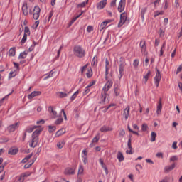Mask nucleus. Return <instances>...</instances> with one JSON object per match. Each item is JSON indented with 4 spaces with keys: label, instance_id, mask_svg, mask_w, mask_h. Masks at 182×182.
Segmentation results:
<instances>
[{
    "label": "nucleus",
    "instance_id": "obj_1",
    "mask_svg": "<svg viewBox=\"0 0 182 182\" xmlns=\"http://www.w3.org/2000/svg\"><path fill=\"white\" fill-rule=\"evenodd\" d=\"M73 53L77 58H85V49L80 46H75L74 47Z\"/></svg>",
    "mask_w": 182,
    "mask_h": 182
},
{
    "label": "nucleus",
    "instance_id": "obj_2",
    "mask_svg": "<svg viewBox=\"0 0 182 182\" xmlns=\"http://www.w3.org/2000/svg\"><path fill=\"white\" fill-rule=\"evenodd\" d=\"M120 60H121V63H119V74H118L119 79H122V77H123V75H124V59L121 58Z\"/></svg>",
    "mask_w": 182,
    "mask_h": 182
},
{
    "label": "nucleus",
    "instance_id": "obj_3",
    "mask_svg": "<svg viewBox=\"0 0 182 182\" xmlns=\"http://www.w3.org/2000/svg\"><path fill=\"white\" fill-rule=\"evenodd\" d=\"M107 82L105 83V86L103 87L102 91L105 92V93H107L109 90L112 88V86H113V81L109 80V77H107Z\"/></svg>",
    "mask_w": 182,
    "mask_h": 182
},
{
    "label": "nucleus",
    "instance_id": "obj_4",
    "mask_svg": "<svg viewBox=\"0 0 182 182\" xmlns=\"http://www.w3.org/2000/svg\"><path fill=\"white\" fill-rule=\"evenodd\" d=\"M127 21V13L124 12V13L121 14L120 21L118 23V28H122V26L124 25V23H126Z\"/></svg>",
    "mask_w": 182,
    "mask_h": 182
},
{
    "label": "nucleus",
    "instance_id": "obj_5",
    "mask_svg": "<svg viewBox=\"0 0 182 182\" xmlns=\"http://www.w3.org/2000/svg\"><path fill=\"white\" fill-rule=\"evenodd\" d=\"M39 16H41V8H39L38 6H36L33 11V19L38 21V19H39Z\"/></svg>",
    "mask_w": 182,
    "mask_h": 182
},
{
    "label": "nucleus",
    "instance_id": "obj_6",
    "mask_svg": "<svg viewBox=\"0 0 182 182\" xmlns=\"http://www.w3.org/2000/svg\"><path fill=\"white\" fill-rule=\"evenodd\" d=\"M161 80V75L160 74V70H156V75L154 77V83L156 86V87H159L160 85V81Z\"/></svg>",
    "mask_w": 182,
    "mask_h": 182
},
{
    "label": "nucleus",
    "instance_id": "obj_7",
    "mask_svg": "<svg viewBox=\"0 0 182 182\" xmlns=\"http://www.w3.org/2000/svg\"><path fill=\"white\" fill-rule=\"evenodd\" d=\"M38 143H39V138L36 136H32V140L29 142L30 147L35 149L36 146H38Z\"/></svg>",
    "mask_w": 182,
    "mask_h": 182
},
{
    "label": "nucleus",
    "instance_id": "obj_8",
    "mask_svg": "<svg viewBox=\"0 0 182 182\" xmlns=\"http://www.w3.org/2000/svg\"><path fill=\"white\" fill-rule=\"evenodd\" d=\"M106 5H107V0H102L97 4V9H98V11H100L105 9Z\"/></svg>",
    "mask_w": 182,
    "mask_h": 182
},
{
    "label": "nucleus",
    "instance_id": "obj_9",
    "mask_svg": "<svg viewBox=\"0 0 182 182\" xmlns=\"http://www.w3.org/2000/svg\"><path fill=\"white\" fill-rule=\"evenodd\" d=\"M101 102L102 103H109V95H107V92L102 91Z\"/></svg>",
    "mask_w": 182,
    "mask_h": 182
},
{
    "label": "nucleus",
    "instance_id": "obj_10",
    "mask_svg": "<svg viewBox=\"0 0 182 182\" xmlns=\"http://www.w3.org/2000/svg\"><path fill=\"white\" fill-rule=\"evenodd\" d=\"M18 127H19V122H16L15 124L9 125L7 127V130L9 133H12V132H15L16 129H18Z\"/></svg>",
    "mask_w": 182,
    "mask_h": 182
},
{
    "label": "nucleus",
    "instance_id": "obj_11",
    "mask_svg": "<svg viewBox=\"0 0 182 182\" xmlns=\"http://www.w3.org/2000/svg\"><path fill=\"white\" fill-rule=\"evenodd\" d=\"M113 90L115 96H120V92H122V90H120V84H114Z\"/></svg>",
    "mask_w": 182,
    "mask_h": 182
},
{
    "label": "nucleus",
    "instance_id": "obj_12",
    "mask_svg": "<svg viewBox=\"0 0 182 182\" xmlns=\"http://www.w3.org/2000/svg\"><path fill=\"white\" fill-rule=\"evenodd\" d=\"M126 8V0H120L118 5V12H123Z\"/></svg>",
    "mask_w": 182,
    "mask_h": 182
},
{
    "label": "nucleus",
    "instance_id": "obj_13",
    "mask_svg": "<svg viewBox=\"0 0 182 182\" xmlns=\"http://www.w3.org/2000/svg\"><path fill=\"white\" fill-rule=\"evenodd\" d=\"M162 109H163V104L161 103V98H160L157 105V109H156L157 116H159L161 114Z\"/></svg>",
    "mask_w": 182,
    "mask_h": 182
},
{
    "label": "nucleus",
    "instance_id": "obj_14",
    "mask_svg": "<svg viewBox=\"0 0 182 182\" xmlns=\"http://www.w3.org/2000/svg\"><path fill=\"white\" fill-rule=\"evenodd\" d=\"M130 114V107L127 106L124 109L122 114L123 117H124L125 120L129 119V114Z\"/></svg>",
    "mask_w": 182,
    "mask_h": 182
},
{
    "label": "nucleus",
    "instance_id": "obj_15",
    "mask_svg": "<svg viewBox=\"0 0 182 182\" xmlns=\"http://www.w3.org/2000/svg\"><path fill=\"white\" fill-rule=\"evenodd\" d=\"M41 91H33L28 95V99L31 100V99H33V97H36V96H41Z\"/></svg>",
    "mask_w": 182,
    "mask_h": 182
},
{
    "label": "nucleus",
    "instance_id": "obj_16",
    "mask_svg": "<svg viewBox=\"0 0 182 182\" xmlns=\"http://www.w3.org/2000/svg\"><path fill=\"white\" fill-rule=\"evenodd\" d=\"M109 60L107 58L105 59V80H107V75H109Z\"/></svg>",
    "mask_w": 182,
    "mask_h": 182
},
{
    "label": "nucleus",
    "instance_id": "obj_17",
    "mask_svg": "<svg viewBox=\"0 0 182 182\" xmlns=\"http://www.w3.org/2000/svg\"><path fill=\"white\" fill-rule=\"evenodd\" d=\"M64 174H65L66 176H72L75 174V169L72 168H67L64 171Z\"/></svg>",
    "mask_w": 182,
    "mask_h": 182
},
{
    "label": "nucleus",
    "instance_id": "obj_18",
    "mask_svg": "<svg viewBox=\"0 0 182 182\" xmlns=\"http://www.w3.org/2000/svg\"><path fill=\"white\" fill-rule=\"evenodd\" d=\"M139 46L141 48V52L142 53H146V41L144 40H141L140 42Z\"/></svg>",
    "mask_w": 182,
    "mask_h": 182
},
{
    "label": "nucleus",
    "instance_id": "obj_19",
    "mask_svg": "<svg viewBox=\"0 0 182 182\" xmlns=\"http://www.w3.org/2000/svg\"><path fill=\"white\" fill-rule=\"evenodd\" d=\"M176 168V164H173L171 166H167L164 168V171L165 173H170V171H171V170H174V168Z\"/></svg>",
    "mask_w": 182,
    "mask_h": 182
},
{
    "label": "nucleus",
    "instance_id": "obj_20",
    "mask_svg": "<svg viewBox=\"0 0 182 182\" xmlns=\"http://www.w3.org/2000/svg\"><path fill=\"white\" fill-rule=\"evenodd\" d=\"M48 112L49 113L53 114V119H56V117H58V112L53 109L52 106L48 107Z\"/></svg>",
    "mask_w": 182,
    "mask_h": 182
},
{
    "label": "nucleus",
    "instance_id": "obj_21",
    "mask_svg": "<svg viewBox=\"0 0 182 182\" xmlns=\"http://www.w3.org/2000/svg\"><path fill=\"white\" fill-rule=\"evenodd\" d=\"M22 12L23 14V15H25V16H26L28 14V4L24 3L22 6Z\"/></svg>",
    "mask_w": 182,
    "mask_h": 182
},
{
    "label": "nucleus",
    "instance_id": "obj_22",
    "mask_svg": "<svg viewBox=\"0 0 182 182\" xmlns=\"http://www.w3.org/2000/svg\"><path fill=\"white\" fill-rule=\"evenodd\" d=\"M100 132H102V133H105L106 132H112V130H113V128H110L107 126H103L100 128Z\"/></svg>",
    "mask_w": 182,
    "mask_h": 182
},
{
    "label": "nucleus",
    "instance_id": "obj_23",
    "mask_svg": "<svg viewBox=\"0 0 182 182\" xmlns=\"http://www.w3.org/2000/svg\"><path fill=\"white\" fill-rule=\"evenodd\" d=\"M117 159L119 160V163L124 161V156H123V153L121 151L117 152Z\"/></svg>",
    "mask_w": 182,
    "mask_h": 182
},
{
    "label": "nucleus",
    "instance_id": "obj_24",
    "mask_svg": "<svg viewBox=\"0 0 182 182\" xmlns=\"http://www.w3.org/2000/svg\"><path fill=\"white\" fill-rule=\"evenodd\" d=\"M18 150L16 148H11L9 149L8 154H11V156H15L18 153Z\"/></svg>",
    "mask_w": 182,
    "mask_h": 182
},
{
    "label": "nucleus",
    "instance_id": "obj_25",
    "mask_svg": "<svg viewBox=\"0 0 182 182\" xmlns=\"http://www.w3.org/2000/svg\"><path fill=\"white\" fill-rule=\"evenodd\" d=\"M65 133H66V130H65V129H60L56 132L55 136L56 137H59V136H62V134H65Z\"/></svg>",
    "mask_w": 182,
    "mask_h": 182
},
{
    "label": "nucleus",
    "instance_id": "obj_26",
    "mask_svg": "<svg viewBox=\"0 0 182 182\" xmlns=\"http://www.w3.org/2000/svg\"><path fill=\"white\" fill-rule=\"evenodd\" d=\"M151 75V71L148 70L147 73L144 75V83H147V80L150 78V75Z\"/></svg>",
    "mask_w": 182,
    "mask_h": 182
},
{
    "label": "nucleus",
    "instance_id": "obj_27",
    "mask_svg": "<svg viewBox=\"0 0 182 182\" xmlns=\"http://www.w3.org/2000/svg\"><path fill=\"white\" fill-rule=\"evenodd\" d=\"M42 132V129H36L34 131L32 134V137H38L39 134H41V132Z\"/></svg>",
    "mask_w": 182,
    "mask_h": 182
},
{
    "label": "nucleus",
    "instance_id": "obj_28",
    "mask_svg": "<svg viewBox=\"0 0 182 182\" xmlns=\"http://www.w3.org/2000/svg\"><path fill=\"white\" fill-rule=\"evenodd\" d=\"M63 146H65V141H63V140L59 141L57 143L58 149H63Z\"/></svg>",
    "mask_w": 182,
    "mask_h": 182
},
{
    "label": "nucleus",
    "instance_id": "obj_29",
    "mask_svg": "<svg viewBox=\"0 0 182 182\" xmlns=\"http://www.w3.org/2000/svg\"><path fill=\"white\" fill-rule=\"evenodd\" d=\"M38 127H39V126L34 125V126L30 127H28V128L26 129V132H27L28 133H32V132H33V130H34L35 129H38Z\"/></svg>",
    "mask_w": 182,
    "mask_h": 182
},
{
    "label": "nucleus",
    "instance_id": "obj_30",
    "mask_svg": "<svg viewBox=\"0 0 182 182\" xmlns=\"http://www.w3.org/2000/svg\"><path fill=\"white\" fill-rule=\"evenodd\" d=\"M33 156V154H30L28 155H27L22 161V163H27L28 160H29L30 159H31V157Z\"/></svg>",
    "mask_w": 182,
    "mask_h": 182
},
{
    "label": "nucleus",
    "instance_id": "obj_31",
    "mask_svg": "<svg viewBox=\"0 0 182 182\" xmlns=\"http://www.w3.org/2000/svg\"><path fill=\"white\" fill-rule=\"evenodd\" d=\"M92 66H96L97 65V55H95L91 62Z\"/></svg>",
    "mask_w": 182,
    "mask_h": 182
},
{
    "label": "nucleus",
    "instance_id": "obj_32",
    "mask_svg": "<svg viewBox=\"0 0 182 182\" xmlns=\"http://www.w3.org/2000/svg\"><path fill=\"white\" fill-rule=\"evenodd\" d=\"M157 137V133L152 132L151 133V141H156V138Z\"/></svg>",
    "mask_w": 182,
    "mask_h": 182
},
{
    "label": "nucleus",
    "instance_id": "obj_33",
    "mask_svg": "<svg viewBox=\"0 0 182 182\" xmlns=\"http://www.w3.org/2000/svg\"><path fill=\"white\" fill-rule=\"evenodd\" d=\"M26 56H28V53L23 51L20 53L18 59H26Z\"/></svg>",
    "mask_w": 182,
    "mask_h": 182
},
{
    "label": "nucleus",
    "instance_id": "obj_34",
    "mask_svg": "<svg viewBox=\"0 0 182 182\" xmlns=\"http://www.w3.org/2000/svg\"><path fill=\"white\" fill-rule=\"evenodd\" d=\"M100 139V134H97L96 136L92 139V143H97Z\"/></svg>",
    "mask_w": 182,
    "mask_h": 182
},
{
    "label": "nucleus",
    "instance_id": "obj_35",
    "mask_svg": "<svg viewBox=\"0 0 182 182\" xmlns=\"http://www.w3.org/2000/svg\"><path fill=\"white\" fill-rule=\"evenodd\" d=\"M58 96L63 99V97H68V93L63 92H58Z\"/></svg>",
    "mask_w": 182,
    "mask_h": 182
},
{
    "label": "nucleus",
    "instance_id": "obj_36",
    "mask_svg": "<svg viewBox=\"0 0 182 182\" xmlns=\"http://www.w3.org/2000/svg\"><path fill=\"white\" fill-rule=\"evenodd\" d=\"M106 26H107V24L106 23H105V21L101 23V24L99 27V29H100V32H102V31H103L104 28H106Z\"/></svg>",
    "mask_w": 182,
    "mask_h": 182
},
{
    "label": "nucleus",
    "instance_id": "obj_37",
    "mask_svg": "<svg viewBox=\"0 0 182 182\" xmlns=\"http://www.w3.org/2000/svg\"><path fill=\"white\" fill-rule=\"evenodd\" d=\"M146 12H147V8H143L141 10V17L142 18V19H144V14H146Z\"/></svg>",
    "mask_w": 182,
    "mask_h": 182
},
{
    "label": "nucleus",
    "instance_id": "obj_38",
    "mask_svg": "<svg viewBox=\"0 0 182 182\" xmlns=\"http://www.w3.org/2000/svg\"><path fill=\"white\" fill-rule=\"evenodd\" d=\"M15 55V48H11L9 50V56H14Z\"/></svg>",
    "mask_w": 182,
    "mask_h": 182
},
{
    "label": "nucleus",
    "instance_id": "obj_39",
    "mask_svg": "<svg viewBox=\"0 0 182 182\" xmlns=\"http://www.w3.org/2000/svg\"><path fill=\"white\" fill-rule=\"evenodd\" d=\"M88 3H89V0H86V1H83L81 4H79L78 6L80 8H84V6H86V5H87Z\"/></svg>",
    "mask_w": 182,
    "mask_h": 182
},
{
    "label": "nucleus",
    "instance_id": "obj_40",
    "mask_svg": "<svg viewBox=\"0 0 182 182\" xmlns=\"http://www.w3.org/2000/svg\"><path fill=\"white\" fill-rule=\"evenodd\" d=\"M24 35L27 36L31 35V31L29 30L28 27H25L24 28Z\"/></svg>",
    "mask_w": 182,
    "mask_h": 182
},
{
    "label": "nucleus",
    "instance_id": "obj_41",
    "mask_svg": "<svg viewBox=\"0 0 182 182\" xmlns=\"http://www.w3.org/2000/svg\"><path fill=\"white\" fill-rule=\"evenodd\" d=\"M83 171H84L83 166L80 165L79 168H78V175L79 174H83Z\"/></svg>",
    "mask_w": 182,
    "mask_h": 182
},
{
    "label": "nucleus",
    "instance_id": "obj_42",
    "mask_svg": "<svg viewBox=\"0 0 182 182\" xmlns=\"http://www.w3.org/2000/svg\"><path fill=\"white\" fill-rule=\"evenodd\" d=\"M133 66H134V69H137V68L139 67V60H134Z\"/></svg>",
    "mask_w": 182,
    "mask_h": 182
},
{
    "label": "nucleus",
    "instance_id": "obj_43",
    "mask_svg": "<svg viewBox=\"0 0 182 182\" xmlns=\"http://www.w3.org/2000/svg\"><path fill=\"white\" fill-rule=\"evenodd\" d=\"M18 182H23L25 181V178L21 174L20 176H17Z\"/></svg>",
    "mask_w": 182,
    "mask_h": 182
},
{
    "label": "nucleus",
    "instance_id": "obj_44",
    "mask_svg": "<svg viewBox=\"0 0 182 182\" xmlns=\"http://www.w3.org/2000/svg\"><path fill=\"white\" fill-rule=\"evenodd\" d=\"M126 134V132H124V129H120L119 130V137H124V135Z\"/></svg>",
    "mask_w": 182,
    "mask_h": 182
},
{
    "label": "nucleus",
    "instance_id": "obj_45",
    "mask_svg": "<svg viewBox=\"0 0 182 182\" xmlns=\"http://www.w3.org/2000/svg\"><path fill=\"white\" fill-rule=\"evenodd\" d=\"M26 39H28V36L23 35V38L21 41V45H23V43H25V42H26Z\"/></svg>",
    "mask_w": 182,
    "mask_h": 182
},
{
    "label": "nucleus",
    "instance_id": "obj_46",
    "mask_svg": "<svg viewBox=\"0 0 182 182\" xmlns=\"http://www.w3.org/2000/svg\"><path fill=\"white\" fill-rule=\"evenodd\" d=\"M49 132L50 133H53V132H55L56 130V127L55 126H48Z\"/></svg>",
    "mask_w": 182,
    "mask_h": 182
},
{
    "label": "nucleus",
    "instance_id": "obj_47",
    "mask_svg": "<svg viewBox=\"0 0 182 182\" xmlns=\"http://www.w3.org/2000/svg\"><path fill=\"white\" fill-rule=\"evenodd\" d=\"M147 129H149V126H147V124H143L141 127L142 132H146Z\"/></svg>",
    "mask_w": 182,
    "mask_h": 182
},
{
    "label": "nucleus",
    "instance_id": "obj_48",
    "mask_svg": "<svg viewBox=\"0 0 182 182\" xmlns=\"http://www.w3.org/2000/svg\"><path fill=\"white\" fill-rule=\"evenodd\" d=\"M16 76V73L14 72V71H11L9 73V79L12 78V77H15Z\"/></svg>",
    "mask_w": 182,
    "mask_h": 182
},
{
    "label": "nucleus",
    "instance_id": "obj_49",
    "mask_svg": "<svg viewBox=\"0 0 182 182\" xmlns=\"http://www.w3.org/2000/svg\"><path fill=\"white\" fill-rule=\"evenodd\" d=\"M127 146H128V149H129V150H132V138H129L128 139Z\"/></svg>",
    "mask_w": 182,
    "mask_h": 182
},
{
    "label": "nucleus",
    "instance_id": "obj_50",
    "mask_svg": "<svg viewBox=\"0 0 182 182\" xmlns=\"http://www.w3.org/2000/svg\"><path fill=\"white\" fill-rule=\"evenodd\" d=\"M93 75V73L92 72V70H88L87 73H86V75L87 77H92Z\"/></svg>",
    "mask_w": 182,
    "mask_h": 182
},
{
    "label": "nucleus",
    "instance_id": "obj_51",
    "mask_svg": "<svg viewBox=\"0 0 182 182\" xmlns=\"http://www.w3.org/2000/svg\"><path fill=\"white\" fill-rule=\"evenodd\" d=\"M77 95H79V91H76L73 96L71 97V100H75V99H76V96H77Z\"/></svg>",
    "mask_w": 182,
    "mask_h": 182
},
{
    "label": "nucleus",
    "instance_id": "obj_52",
    "mask_svg": "<svg viewBox=\"0 0 182 182\" xmlns=\"http://www.w3.org/2000/svg\"><path fill=\"white\" fill-rule=\"evenodd\" d=\"M164 14V11H156L155 14H154V18H156V16H159V15H163Z\"/></svg>",
    "mask_w": 182,
    "mask_h": 182
},
{
    "label": "nucleus",
    "instance_id": "obj_53",
    "mask_svg": "<svg viewBox=\"0 0 182 182\" xmlns=\"http://www.w3.org/2000/svg\"><path fill=\"white\" fill-rule=\"evenodd\" d=\"M99 162L101 164L102 168H105V167H106V164H105V163L103 162V159H100Z\"/></svg>",
    "mask_w": 182,
    "mask_h": 182
},
{
    "label": "nucleus",
    "instance_id": "obj_54",
    "mask_svg": "<svg viewBox=\"0 0 182 182\" xmlns=\"http://www.w3.org/2000/svg\"><path fill=\"white\" fill-rule=\"evenodd\" d=\"M62 122H63V118H60V119H58L55 123V124H60V123H62Z\"/></svg>",
    "mask_w": 182,
    "mask_h": 182
},
{
    "label": "nucleus",
    "instance_id": "obj_55",
    "mask_svg": "<svg viewBox=\"0 0 182 182\" xmlns=\"http://www.w3.org/2000/svg\"><path fill=\"white\" fill-rule=\"evenodd\" d=\"M159 36L161 38H163V36H164V31H163V29H160V30H159Z\"/></svg>",
    "mask_w": 182,
    "mask_h": 182
},
{
    "label": "nucleus",
    "instance_id": "obj_56",
    "mask_svg": "<svg viewBox=\"0 0 182 182\" xmlns=\"http://www.w3.org/2000/svg\"><path fill=\"white\" fill-rule=\"evenodd\" d=\"M177 160H178V158L177 157V156H173L170 158V161H176Z\"/></svg>",
    "mask_w": 182,
    "mask_h": 182
},
{
    "label": "nucleus",
    "instance_id": "obj_57",
    "mask_svg": "<svg viewBox=\"0 0 182 182\" xmlns=\"http://www.w3.org/2000/svg\"><path fill=\"white\" fill-rule=\"evenodd\" d=\"M93 31V27L92 26H88L87 28V32H92Z\"/></svg>",
    "mask_w": 182,
    "mask_h": 182
},
{
    "label": "nucleus",
    "instance_id": "obj_58",
    "mask_svg": "<svg viewBox=\"0 0 182 182\" xmlns=\"http://www.w3.org/2000/svg\"><path fill=\"white\" fill-rule=\"evenodd\" d=\"M159 4H160V0H156V1L154 2V8H156V6H159Z\"/></svg>",
    "mask_w": 182,
    "mask_h": 182
},
{
    "label": "nucleus",
    "instance_id": "obj_59",
    "mask_svg": "<svg viewBox=\"0 0 182 182\" xmlns=\"http://www.w3.org/2000/svg\"><path fill=\"white\" fill-rule=\"evenodd\" d=\"M170 181V178L168 177H165L164 179L160 181L159 182H168Z\"/></svg>",
    "mask_w": 182,
    "mask_h": 182
},
{
    "label": "nucleus",
    "instance_id": "obj_60",
    "mask_svg": "<svg viewBox=\"0 0 182 182\" xmlns=\"http://www.w3.org/2000/svg\"><path fill=\"white\" fill-rule=\"evenodd\" d=\"M182 70V64L177 68L176 75L180 73Z\"/></svg>",
    "mask_w": 182,
    "mask_h": 182
},
{
    "label": "nucleus",
    "instance_id": "obj_61",
    "mask_svg": "<svg viewBox=\"0 0 182 182\" xmlns=\"http://www.w3.org/2000/svg\"><path fill=\"white\" fill-rule=\"evenodd\" d=\"M21 175H23V177H29V176H31V173L29 172H26V173H22Z\"/></svg>",
    "mask_w": 182,
    "mask_h": 182
},
{
    "label": "nucleus",
    "instance_id": "obj_62",
    "mask_svg": "<svg viewBox=\"0 0 182 182\" xmlns=\"http://www.w3.org/2000/svg\"><path fill=\"white\" fill-rule=\"evenodd\" d=\"M117 0H113V1L111 2V4H110L111 6H112V7L116 6V2H117Z\"/></svg>",
    "mask_w": 182,
    "mask_h": 182
},
{
    "label": "nucleus",
    "instance_id": "obj_63",
    "mask_svg": "<svg viewBox=\"0 0 182 182\" xmlns=\"http://www.w3.org/2000/svg\"><path fill=\"white\" fill-rule=\"evenodd\" d=\"M31 166H32V164H30V162H28V164L24 166V168H29V167H31Z\"/></svg>",
    "mask_w": 182,
    "mask_h": 182
},
{
    "label": "nucleus",
    "instance_id": "obj_64",
    "mask_svg": "<svg viewBox=\"0 0 182 182\" xmlns=\"http://www.w3.org/2000/svg\"><path fill=\"white\" fill-rule=\"evenodd\" d=\"M172 149H174V150H176V149H177V142H173V143Z\"/></svg>",
    "mask_w": 182,
    "mask_h": 182
}]
</instances>
